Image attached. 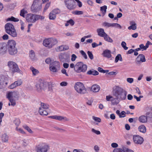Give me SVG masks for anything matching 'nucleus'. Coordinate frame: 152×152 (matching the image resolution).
Segmentation results:
<instances>
[{
  "instance_id": "nucleus-47",
  "label": "nucleus",
  "mask_w": 152,
  "mask_h": 152,
  "mask_svg": "<svg viewBox=\"0 0 152 152\" xmlns=\"http://www.w3.org/2000/svg\"><path fill=\"white\" fill-rule=\"evenodd\" d=\"M121 45L122 47L125 50H127L128 49V48L126 46V43L124 41H123L121 43Z\"/></svg>"
},
{
  "instance_id": "nucleus-18",
  "label": "nucleus",
  "mask_w": 152,
  "mask_h": 152,
  "mask_svg": "<svg viewBox=\"0 0 152 152\" xmlns=\"http://www.w3.org/2000/svg\"><path fill=\"white\" fill-rule=\"evenodd\" d=\"M16 42L13 40H10L8 42V48H16Z\"/></svg>"
},
{
  "instance_id": "nucleus-35",
  "label": "nucleus",
  "mask_w": 152,
  "mask_h": 152,
  "mask_svg": "<svg viewBox=\"0 0 152 152\" xmlns=\"http://www.w3.org/2000/svg\"><path fill=\"white\" fill-rule=\"evenodd\" d=\"M7 21H12L14 22H18L19 21V19L17 18H14L12 16L11 18H8L7 19Z\"/></svg>"
},
{
  "instance_id": "nucleus-5",
  "label": "nucleus",
  "mask_w": 152,
  "mask_h": 152,
  "mask_svg": "<svg viewBox=\"0 0 152 152\" xmlns=\"http://www.w3.org/2000/svg\"><path fill=\"white\" fill-rule=\"evenodd\" d=\"M57 43L58 41L56 39L50 38L45 39L43 41V45L46 47L51 48Z\"/></svg>"
},
{
  "instance_id": "nucleus-38",
  "label": "nucleus",
  "mask_w": 152,
  "mask_h": 152,
  "mask_svg": "<svg viewBox=\"0 0 152 152\" xmlns=\"http://www.w3.org/2000/svg\"><path fill=\"white\" fill-rule=\"evenodd\" d=\"M111 27H116L117 28H121V26L117 23H112L111 24Z\"/></svg>"
},
{
  "instance_id": "nucleus-14",
  "label": "nucleus",
  "mask_w": 152,
  "mask_h": 152,
  "mask_svg": "<svg viewBox=\"0 0 152 152\" xmlns=\"http://www.w3.org/2000/svg\"><path fill=\"white\" fill-rule=\"evenodd\" d=\"M133 140L134 143L136 144H141L144 141L142 137L138 135H134L133 137Z\"/></svg>"
},
{
  "instance_id": "nucleus-64",
  "label": "nucleus",
  "mask_w": 152,
  "mask_h": 152,
  "mask_svg": "<svg viewBox=\"0 0 152 152\" xmlns=\"http://www.w3.org/2000/svg\"><path fill=\"white\" fill-rule=\"evenodd\" d=\"M134 79L132 78H128L127 79V81L129 83H131L133 82Z\"/></svg>"
},
{
  "instance_id": "nucleus-24",
  "label": "nucleus",
  "mask_w": 152,
  "mask_h": 152,
  "mask_svg": "<svg viewBox=\"0 0 152 152\" xmlns=\"http://www.w3.org/2000/svg\"><path fill=\"white\" fill-rule=\"evenodd\" d=\"M30 69L32 72V75L34 76L36 75L39 73V71L37 69L32 66L30 67Z\"/></svg>"
},
{
  "instance_id": "nucleus-16",
  "label": "nucleus",
  "mask_w": 152,
  "mask_h": 152,
  "mask_svg": "<svg viewBox=\"0 0 152 152\" xmlns=\"http://www.w3.org/2000/svg\"><path fill=\"white\" fill-rule=\"evenodd\" d=\"M145 56L142 54H139L136 59V61L138 64H140L141 62H145Z\"/></svg>"
},
{
  "instance_id": "nucleus-60",
  "label": "nucleus",
  "mask_w": 152,
  "mask_h": 152,
  "mask_svg": "<svg viewBox=\"0 0 152 152\" xmlns=\"http://www.w3.org/2000/svg\"><path fill=\"white\" fill-rule=\"evenodd\" d=\"M77 3V5L79 7H81L82 6V3L79 0H74Z\"/></svg>"
},
{
  "instance_id": "nucleus-17",
  "label": "nucleus",
  "mask_w": 152,
  "mask_h": 152,
  "mask_svg": "<svg viewBox=\"0 0 152 152\" xmlns=\"http://www.w3.org/2000/svg\"><path fill=\"white\" fill-rule=\"evenodd\" d=\"M100 89V86L97 84H94L91 87V91L94 92H98Z\"/></svg>"
},
{
  "instance_id": "nucleus-4",
  "label": "nucleus",
  "mask_w": 152,
  "mask_h": 152,
  "mask_svg": "<svg viewBox=\"0 0 152 152\" xmlns=\"http://www.w3.org/2000/svg\"><path fill=\"white\" fill-rule=\"evenodd\" d=\"M74 88L78 93L81 94H85L87 92L86 89L84 85L80 82H77L75 83Z\"/></svg>"
},
{
  "instance_id": "nucleus-10",
  "label": "nucleus",
  "mask_w": 152,
  "mask_h": 152,
  "mask_svg": "<svg viewBox=\"0 0 152 152\" xmlns=\"http://www.w3.org/2000/svg\"><path fill=\"white\" fill-rule=\"evenodd\" d=\"M46 83L42 80H39L35 86L36 90L39 92H41L46 87Z\"/></svg>"
},
{
  "instance_id": "nucleus-59",
  "label": "nucleus",
  "mask_w": 152,
  "mask_h": 152,
  "mask_svg": "<svg viewBox=\"0 0 152 152\" xmlns=\"http://www.w3.org/2000/svg\"><path fill=\"white\" fill-rule=\"evenodd\" d=\"M140 49H142V50H146V48H145V46H144V45L142 44H140L139 45Z\"/></svg>"
},
{
  "instance_id": "nucleus-36",
  "label": "nucleus",
  "mask_w": 152,
  "mask_h": 152,
  "mask_svg": "<svg viewBox=\"0 0 152 152\" xmlns=\"http://www.w3.org/2000/svg\"><path fill=\"white\" fill-rule=\"evenodd\" d=\"M35 53L33 50H31L30 51L29 56L32 59H34L35 58Z\"/></svg>"
},
{
  "instance_id": "nucleus-52",
  "label": "nucleus",
  "mask_w": 152,
  "mask_h": 152,
  "mask_svg": "<svg viewBox=\"0 0 152 152\" xmlns=\"http://www.w3.org/2000/svg\"><path fill=\"white\" fill-rule=\"evenodd\" d=\"M137 28V26L133 25H131V26L128 27V29L129 30L132 29L133 30H135Z\"/></svg>"
},
{
  "instance_id": "nucleus-58",
  "label": "nucleus",
  "mask_w": 152,
  "mask_h": 152,
  "mask_svg": "<svg viewBox=\"0 0 152 152\" xmlns=\"http://www.w3.org/2000/svg\"><path fill=\"white\" fill-rule=\"evenodd\" d=\"M20 23L21 25V29L23 31L24 29V23L21 20H20Z\"/></svg>"
},
{
  "instance_id": "nucleus-25",
  "label": "nucleus",
  "mask_w": 152,
  "mask_h": 152,
  "mask_svg": "<svg viewBox=\"0 0 152 152\" xmlns=\"http://www.w3.org/2000/svg\"><path fill=\"white\" fill-rule=\"evenodd\" d=\"M138 120L140 122L142 123H145L147 120V117L144 115H142L139 117Z\"/></svg>"
},
{
  "instance_id": "nucleus-42",
  "label": "nucleus",
  "mask_w": 152,
  "mask_h": 152,
  "mask_svg": "<svg viewBox=\"0 0 152 152\" xmlns=\"http://www.w3.org/2000/svg\"><path fill=\"white\" fill-rule=\"evenodd\" d=\"M14 123L18 127L20 123V121L19 119L17 118L15 119L14 121Z\"/></svg>"
},
{
  "instance_id": "nucleus-39",
  "label": "nucleus",
  "mask_w": 152,
  "mask_h": 152,
  "mask_svg": "<svg viewBox=\"0 0 152 152\" xmlns=\"http://www.w3.org/2000/svg\"><path fill=\"white\" fill-rule=\"evenodd\" d=\"M83 12L82 11L76 10L73 12V14L75 15H79L83 14Z\"/></svg>"
},
{
  "instance_id": "nucleus-43",
  "label": "nucleus",
  "mask_w": 152,
  "mask_h": 152,
  "mask_svg": "<svg viewBox=\"0 0 152 152\" xmlns=\"http://www.w3.org/2000/svg\"><path fill=\"white\" fill-rule=\"evenodd\" d=\"M56 15V14H59L60 13V10L58 9H56L52 11Z\"/></svg>"
},
{
  "instance_id": "nucleus-19",
  "label": "nucleus",
  "mask_w": 152,
  "mask_h": 152,
  "mask_svg": "<svg viewBox=\"0 0 152 152\" xmlns=\"http://www.w3.org/2000/svg\"><path fill=\"white\" fill-rule=\"evenodd\" d=\"M8 51L10 54L14 55L18 52V49L16 47L12 48H8Z\"/></svg>"
},
{
  "instance_id": "nucleus-20",
  "label": "nucleus",
  "mask_w": 152,
  "mask_h": 152,
  "mask_svg": "<svg viewBox=\"0 0 152 152\" xmlns=\"http://www.w3.org/2000/svg\"><path fill=\"white\" fill-rule=\"evenodd\" d=\"M98 34L100 37H103V36L106 34L104 32V30L103 28H98L96 30Z\"/></svg>"
},
{
  "instance_id": "nucleus-53",
  "label": "nucleus",
  "mask_w": 152,
  "mask_h": 152,
  "mask_svg": "<svg viewBox=\"0 0 152 152\" xmlns=\"http://www.w3.org/2000/svg\"><path fill=\"white\" fill-rule=\"evenodd\" d=\"M111 23L105 22L103 23V25L104 26L108 27H111Z\"/></svg>"
},
{
  "instance_id": "nucleus-21",
  "label": "nucleus",
  "mask_w": 152,
  "mask_h": 152,
  "mask_svg": "<svg viewBox=\"0 0 152 152\" xmlns=\"http://www.w3.org/2000/svg\"><path fill=\"white\" fill-rule=\"evenodd\" d=\"M47 109H45L39 108V114L42 115H48V112L47 110Z\"/></svg>"
},
{
  "instance_id": "nucleus-51",
  "label": "nucleus",
  "mask_w": 152,
  "mask_h": 152,
  "mask_svg": "<svg viewBox=\"0 0 152 152\" xmlns=\"http://www.w3.org/2000/svg\"><path fill=\"white\" fill-rule=\"evenodd\" d=\"M91 131L97 135H99L101 134V132L99 131L96 130L93 128L92 129Z\"/></svg>"
},
{
  "instance_id": "nucleus-23",
  "label": "nucleus",
  "mask_w": 152,
  "mask_h": 152,
  "mask_svg": "<svg viewBox=\"0 0 152 152\" xmlns=\"http://www.w3.org/2000/svg\"><path fill=\"white\" fill-rule=\"evenodd\" d=\"M103 54L104 57L108 58H110L111 57V52L109 50H107L104 51Z\"/></svg>"
},
{
  "instance_id": "nucleus-37",
  "label": "nucleus",
  "mask_w": 152,
  "mask_h": 152,
  "mask_svg": "<svg viewBox=\"0 0 152 152\" xmlns=\"http://www.w3.org/2000/svg\"><path fill=\"white\" fill-rule=\"evenodd\" d=\"M27 13V12L26 10H25L24 9H23L20 11V15L23 18H24V15Z\"/></svg>"
},
{
  "instance_id": "nucleus-1",
  "label": "nucleus",
  "mask_w": 152,
  "mask_h": 152,
  "mask_svg": "<svg viewBox=\"0 0 152 152\" xmlns=\"http://www.w3.org/2000/svg\"><path fill=\"white\" fill-rule=\"evenodd\" d=\"M113 94L117 99L124 100L126 98L127 92L121 87L116 86L113 90Z\"/></svg>"
},
{
  "instance_id": "nucleus-50",
  "label": "nucleus",
  "mask_w": 152,
  "mask_h": 152,
  "mask_svg": "<svg viewBox=\"0 0 152 152\" xmlns=\"http://www.w3.org/2000/svg\"><path fill=\"white\" fill-rule=\"evenodd\" d=\"M24 129H26L28 132L30 133H32L33 132L32 131L31 129L29 128L28 126H23Z\"/></svg>"
},
{
  "instance_id": "nucleus-13",
  "label": "nucleus",
  "mask_w": 152,
  "mask_h": 152,
  "mask_svg": "<svg viewBox=\"0 0 152 152\" xmlns=\"http://www.w3.org/2000/svg\"><path fill=\"white\" fill-rule=\"evenodd\" d=\"M19 97V93L18 92L14 91L9 92L7 95V97L8 99H18Z\"/></svg>"
},
{
  "instance_id": "nucleus-44",
  "label": "nucleus",
  "mask_w": 152,
  "mask_h": 152,
  "mask_svg": "<svg viewBox=\"0 0 152 152\" xmlns=\"http://www.w3.org/2000/svg\"><path fill=\"white\" fill-rule=\"evenodd\" d=\"M15 83L17 86V87L20 86L22 84L23 81L21 80H19L17 81H15Z\"/></svg>"
},
{
  "instance_id": "nucleus-45",
  "label": "nucleus",
  "mask_w": 152,
  "mask_h": 152,
  "mask_svg": "<svg viewBox=\"0 0 152 152\" xmlns=\"http://www.w3.org/2000/svg\"><path fill=\"white\" fill-rule=\"evenodd\" d=\"M87 54L91 59L92 60L93 59L94 56L91 52L88 51L87 52Z\"/></svg>"
},
{
  "instance_id": "nucleus-46",
  "label": "nucleus",
  "mask_w": 152,
  "mask_h": 152,
  "mask_svg": "<svg viewBox=\"0 0 152 152\" xmlns=\"http://www.w3.org/2000/svg\"><path fill=\"white\" fill-rule=\"evenodd\" d=\"M113 152H124V149L120 148H115L113 151Z\"/></svg>"
},
{
  "instance_id": "nucleus-57",
  "label": "nucleus",
  "mask_w": 152,
  "mask_h": 152,
  "mask_svg": "<svg viewBox=\"0 0 152 152\" xmlns=\"http://www.w3.org/2000/svg\"><path fill=\"white\" fill-rule=\"evenodd\" d=\"M93 118L96 121L98 122H100L101 121V119L99 118L93 116Z\"/></svg>"
},
{
  "instance_id": "nucleus-40",
  "label": "nucleus",
  "mask_w": 152,
  "mask_h": 152,
  "mask_svg": "<svg viewBox=\"0 0 152 152\" xmlns=\"http://www.w3.org/2000/svg\"><path fill=\"white\" fill-rule=\"evenodd\" d=\"M60 47L62 48L61 49V51L66 50L69 49V47L66 45H61Z\"/></svg>"
},
{
  "instance_id": "nucleus-15",
  "label": "nucleus",
  "mask_w": 152,
  "mask_h": 152,
  "mask_svg": "<svg viewBox=\"0 0 152 152\" xmlns=\"http://www.w3.org/2000/svg\"><path fill=\"white\" fill-rule=\"evenodd\" d=\"M7 79V78L5 77L4 76L0 75V88H3L5 84L6 85L7 84V82H6Z\"/></svg>"
},
{
  "instance_id": "nucleus-30",
  "label": "nucleus",
  "mask_w": 152,
  "mask_h": 152,
  "mask_svg": "<svg viewBox=\"0 0 152 152\" xmlns=\"http://www.w3.org/2000/svg\"><path fill=\"white\" fill-rule=\"evenodd\" d=\"M138 129L139 131L142 133H145L146 131V127L143 125L140 126L139 127Z\"/></svg>"
},
{
  "instance_id": "nucleus-34",
  "label": "nucleus",
  "mask_w": 152,
  "mask_h": 152,
  "mask_svg": "<svg viewBox=\"0 0 152 152\" xmlns=\"http://www.w3.org/2000/svg\"><path fill=\"white\" fill-rule=\"evenodd\" d=\"M56 17V15L52 11L49 14V18L50 20H54Z\"/></svg>"
},
{
  "instance_id": "nucleus-61",
  "label": "nucleus",
  "mask_w": 152,
  "mask_h": 152,
  "mask_svg": "<svg viewBox=\"0 0 152 152\" xmlns=\"http://www.w3.org/2000/svg\"><path fill=\"white\" fill-rule=\"evenodd\" d=\"M77 56H76L74 54H72L71 56V61H74L75 60L76 58H77Z\"/></svg>"
},
{
  "instance_id": "nucleus-8",
  "label": "nucleus",
  "mask_w": 152,
  "mask_h": 152,
  "mask_svg": "<svg viewBox=\"0 0 152 152\" xmlns=\"http://www.w3.org/2000/svg\"><path fill=\"white\" fill-rule=\"evenodd\" d=\"M42 8L41 0H34L31 7V9L34 12H37Z\"/></svg>"
},
{
  "instance_id": "nucleus-49",
  "label": "nucleus",
  "mask_w": 152,
  "mask_h": 152,
  "mask_svg": "<svg viewBox=\"0 0 152 152\" xmlns=\"http://www.w3.org/2000/svg\"><path fill=\"white\" fill-rule=\"evenodd\" d=\"M28 141L27 140H24L22 141V145L24 146H26L28 144Z\"/></svg>"
},
{
  "instance_id": "nucleus-26",
  "label": "nucleus",
  "mask_w": 152,
  "mask_h": 152,
  "mask_svg": "<svg viewBox=\"0 0 152 152\" xmlns=\"http://www.w3.org/2000/svg\"><path fill=\"white\" fill-rule=\"evenodd\" d=\"M87 74L89 75H96L99 74V72L98 71L92 69L88 71L87 72Z\"/></svg>"
},
{
  "instance_id": "nucleus-27",
  "label": "nucleus",
  "mask_w": 152,
  "mask_h": 152,
  "mask_svg": "<svg viewBox=\"0 0 152 152\" xmlns=\"http://www.w3.org/2000/svg\"><path fill=\"white\" fill-rule=\"evenodd\" d=\"M103 36V37L105 41L111 43L113 42L112 39L106 33Z\"/></svg>"
},
{
  "instance_id": "nucleus-31",
  "label": "nucleus",
  "mask_w": 152,
  "mask_h": 152,
  "mask_svg": "<svg viewBox=\"0 0 152 152\" xmlns=\"http://www.w3.org/2000/svg\"><path fill=\"white\" fill-rule=\"evenodd\" d=\"M117 98H115L113 97L111 99L112 104L113 105H116L119 103V101Z\"/></svg>"
},
{
  "instance_id": "nucleus-7",
  "label": "nucleus",
  "mask_w": 152,
  "mask_h": 152,
  "mask_svg": "<svg viewBox=\"0 0 152 152\" xmlns=\"http://www.w3.org/2000/svg\"><path fill=\"white\" fill-rule=\"evenodd\" d=\"M7 66L9 70L12 73L18 72L20 71V69L18 64L15 62L10 61L7 63Z\"/></svg>"
},
{
  "instance_id": "nucleus-28",
  "label": "nucleus",
  "mask_w": 152,
  "mask_h": 152,
  "mask_svg": "<svg viewBox=\"0 0 152 152\" xmlns=\"http://www.w3.org/2000/svg\"><path fill=\"white\" fill-rule=\"evenodd\" d=\"M40 105L41 106L39 108H41V109H48L49 107V106L48 105L44 103L41 102Z\"/></svg>"
},
{
  "instance_id": "nucleus-2",
  "label": "nucleus",
  "mask_w": 152,
  "mask_h": 152,
  "mask_svg": "<svg viewBox=\"0 0 152 152\" xmlns=\"http://www.w3.org/2000/svg\"><path fill=\"white\" fill-rule=\"evenodd\" d=\"M45 17L40 15L29 13L27 14L26 17V21L28 23H35L39 19L44 20Z\"/></svg>"
},
{
  "instance_id": "nucleus-54",
  "label": "nucleus",
  "mask_w": 152,
  "mask_h": 152,
  "mask_svg": "<svg viewBox=\"0 0 152 152\" xmlns=\"http://www.w3.org/2000/svg\"><path fill=\"white\" fill-rule=\"evenodd\" d=\"M17 86L15 83L14 82V83L10 85L9 87V88L10 89H13L17 87Z\"/></svg>"
},
{
  "instance_id": "nucleus-48",
  "label": "nucleus",
  "mask_w": 152,
  "mask_h": 152,
  "mask_svg": "<svg viewBox=\"0 0 152 152\" xmlns=\"http://www.w3.org/2000/svg\"><path fill=\"white\" fill-rule=\"evenodd\" d=\"M80 52L81 54L84 57L85 59H87V56L84 51L83 50H81L80 51Z\"/></svg>"
},
{
  "instance_id": "nucleus-33",
  "label": "nucleus",
  "mask_w": 152,
  "mask_h": 152,
  "mask_svg": "<svg viewBox=\"0 0 152 152\" xmlns=\"http://www.w3.org/2000/svg\"><path fill=\"white\" fill-rule=\"evenodd\" d=\"M107 9V6L105 5H104L100 7V10L102 12L103 16L105 14L106 12Z\"/></svg>"
},
{
  "instance_id": "nucleus-55",
  "label": "nucleus",
  "mask_w": 152,
  "mask_h": 152,
  "mask_svg": "<svg viewBox=\"0 0 152 152\" xmlns=\"http://www.w3.org/2000/svg\"><path fill=\"white\" fill-rule=\"evenodd\" d=\"M126 112L124 111H122L120 113L119 115V118H124L125 116Z\"/></svg>"
},
{
  "instance_id": "nucleus-63",
  "label": "nucleus",
  "mask_w": 152,
  "mask_h": 152,
  "mask_svg": "<svg viewBox=\"0 0 152 152\" xmlns=\"http://www.w3.org/2000/svg\"><path fill=\"white\" fill-rule=\"evenodd\" d=\"M67 22L69 23L72 26H73L75 23L74 21L72 19H70V20L67 21Z\"/></svg>"
},
{
  "instance_id": "nucleus-3",
  "label": "nucleus",
  "mask_w": 152,
  "mask_h": 152,
  "mask_svg": "<svg viewBox=\"0 0 152 152\" xmlns=\"http://www.w3.org/2000/svg\"><path fill=\"white\" fill-rule=\"evenodd\" d=\"M5 31L6 33L13 37H16L17 33L13 25L11 23H8L5 26Z\"/></svg>"
},
{
  "instance_id": "nucleus-22",
  "label": "nucleus",
  "mask_w": 152,
  "mask_h": 152,
  "mask_svg": "<svg viewBox=\"0 0 152 152\" xmlns=\"http://www.w3.org/2000/svg\"><path fill=\"white\" fill-rule=\"evenodd\" d=\"M6 45L4 43H0V52H5L6 50Z\"/></svg>"
},
{
  "instance_id": "nucleus-11",
  "label": "nucleus",
  "mask_w": 152,
  "mask_h": 152,
  "mask_svg": "<svg viewBox=\"0 0 152 152\" xmlns=\"http://www.w3.org/2000/svg\"><path fill=\"white\" fill-rule=\"evenodd\" d=\"M64 2L68 9L72 10L76 7L75 2L74 0H64Z\"/></svg>"
},
{
  "instance_id": "nucleus-32",
  "label": "nucleus",
  "mask_w": 152,
  "mask_h": 152,
  "mask_svg": "<svg viewBox=\"0 0 152 152\" xmlns=\"http://www.w3.org/2000/svg\"><path fill=\"white\" fill-rule=\"evenodd\" d=\"M8 136L5 134H3L1 139L3 142H7L8 140Z\"/></svg>"
},
{
  "instance_id": "nucleus-6",
  "label": "nucleus",
  "mask_w": 152,
  "mask_h": 152,
  "mask_svg": "<svg viewBox=\"0 0 152 152\" xmlns=\"http://www.w3.org/2000/svg\"><path fill=\"white\" fill-rule=\"evenodd\" d=\"M87 66L84 64L82 62H78L75 65L74 67L75 71L78 73L81 72H85L87 69Z\"/></svg>"
},
{
  "instance_id": "nucleus-29",
  "label": "nucleus",
  "mask_w": 152,
  "mask_h": 152,
  "mask_svg": "<svg viewBox=\"0 0 152 152\" xmlns=\"http://www.w3.org/2000/svg\"><path fill=\"white\" fill-rule=\"evenodd\" d=\"M10 101V102L8 104L9 106L11 105L14 106L16 104L15 102V99H8Z\"/></svg>"
},
{
  "instance_id": "nucleus-56",
  "label": "nucleus",
  "mask_w": 152,
  "mask_h": 152,
  "mask_svg": "<svg viewBox=\"0 0 152 152\" xmlns=\"http://www.w3.org/2000/svg\"><path fill=\"white\" fill-rule=\"evenodd\" d=\"M121 57V54H118L115 57V62L116 63L118 62Z\"/></svg>"
},
{
  "instance_id": "nucleus-12",
  "label": "nucleus",
  "mask_w": 152,
  "mask_h": 152,
  "mask_svg": "<svg viewBox=\"0 0 152 152\" xmlns=\"http://www.w3.org/2000/svg\"><path fill=\"white\" fill-rule=\"evenodd\" d=\"M49 149V147L48 145H39L37 147V152H47Z\"/></svg>"
},
{
  "instance_id": "nucleus-41",
  "label": "nucleus",
  "mask_w": 152,
  "mask_h": 152,
  "mask_svg": "<svg viewBox=\"0 0 152 152\" xmlns=\"http://www.w3.org/2000/svg\"><path fill=\"white\" fill-rule=\"evenodd\" d=\"M16 129L17 131L19 132L20 133L23 134H25V132L22 129L20 128H18V127L16 126Z\"/></svg>"
},
{
  "instance_id": "nucleus-62",
  "label": "nucleus",
  "mask_w": 152,
  "mask_h": 152,
  "mask_svg": "<svg viewBox=\"0 0 152 152\" xmlns=\"http://www.w3.org/2000/svg\"><path fill=\"white\" fill-rule=\"evenodd\" d=\"M124 152H134L132 150L126 148H123Z\"/></svg>"
},
{
  "instance_id": "nucleus-9",
  "label": "nucleus",
  "mask_w": 152,
  "mask_h": 152,
  "mask_svg": "<svg viewBox=\"0 0 152 152\" xmlns=\"http://www.w3.org/2000/svg\"><path fill=\"white\" fill-rule=\"evenodd\" d=\"M60 64L59 62L55 61L52 63L50 65V70L53 72H58L60 69Z\"/></svg>"
}]
</instances>
